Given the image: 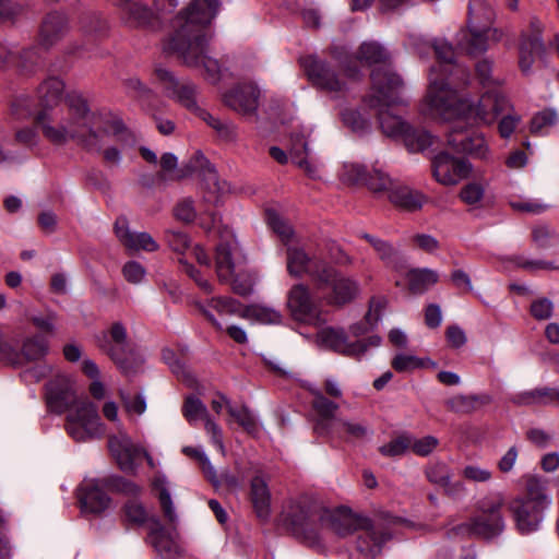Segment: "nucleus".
<instances>
[{
  "instance_id": "obj_5",
  "label": "nucleus",
  "mask_w": 559,
  "mask_h": 559,
  "mask_svg": "<svg viewBox=\"0 0 559 559\" xmlns=\"http://www.w3.org/2000/svg\"><path fill=\"white\" fill-rule=\"evenodd\" d=\"M365 518L352 513H331L318 502L302 497L292 503L287 522L298 539L314 546L320 543V528L330 530L344 537L358 531Z\"/></svg>"
},
{
  "instance_id": "obj_17",
  "label": "nucleus",
  "mask_w": 559,
  "mask_h": 559,
  "mask_svg": "<svg viewBox=\"0 0 559 559\" xmlns=\"http://www.w3.org/2000/svg\"><path fill=\"white\" fill-rule=\"evenodd\" d=\"M328 265L329 263L324 260L308 254L302 247L287 246L286 248V269L293 277L300 278L308 275L317 284L321 271Z\"/></svg>"
},
{
  "instance_id": "obj_41",
  "label": "nucleus",
  "mask_w": 559,
  "mask_h": 559,
  "mask_svg": "<svg viewBox=\"0 0 559 559\" xmlns=\"http://www.w3.org/2000/svg\"><path fill=\"white\" fill-rule=\"evenodd\" d=\"M66 103L69 107V111L66 115H71L73 119L80 122H86L94 127V115L91 114L86 100L82 94L75 91L69 92L66 95Z\"/></svg>"
},
{
  "instance_id": "obj_13",
  "label": "nucleus",
  "mask_w": 559,
  "mask_h": 559,
  "mask_svg": "<svg viewBox=\"0 0 559 559\" xmlns=\"http://www.w3.org/2000/svg\"><path fill=\"white\" fill-rule=\"evenodd\" d=\"M455 119L448 133V145L455 153L466 154L479 159L487 158L488 146L483 134L467 127L469 119L462 116L455 117Z\"/></svg>"
},
{
  "instance_id": "obj_63",
  "label": "nucleus",
  "mask_w": 559,
  "mask_h": 559,
  "mask_svg": "<svg viewBox=\"0 0 559 559\" xmlns=\"http://www.w3.org/2000/svg\"><path fill=\"white\" fill-rule=\"evenodd\" d=\"M57 320L58 316L55 311H47L44 314H35L29 318L35 328L49 335L55 334Z\"/></svg>"
},
{
  "instance_id": "obj_44",
  "label": "nucleus",
  "mask_w": 559,
  "mask_h": 559,
  "mask_svg": "<svg viewBox=\"0 0 559 559\" xmlns=\"http://www.w3.org/2000/svg\"><path fill=\"white\" fill-rule=\"evenodd\" d=\"M98 484H100L104 489L120 492L131 498L138 497L142 491L139 485L118 475H108L98 478Z\"/></svg>"
},
{
  "instance_id": "obj_42",
  "label": "nucleus",
  "mask_w": 559,
  "mask_h": 559,
  "mask_svg": "<svg viewBox=\"0 0 559 559\" xmlns=\"http://www.w3.org/2000/svg\"><path fill=\"white\" fill-rule=\"evenodd\" d=\"M240 317L248 320H254L263 324H280L282 322V313L271 307L262 305H250L245 307Z\"/></svg>"
},
{
  "instance_id": "obj_39",
  "label": "nucleus",
  "mask_w": 559,
  "mask_h": 559,
  "mask_svg": "<svg viewBox=\"0 0 559 559\" xmlns=\"http://www.w3.org/2000/svg\"><path fill=\"white\" fill-rule=\"evenodd\" d=\"M439 281V274L431 269H413L407 273L408 288L413 294H424Z\"/></svg>"
},
{
  "instance_id": "obj_59",
  "label": "nucleus",
  "mask_w": 559,
  "mask_h": 559,
  "mask_svg": "<svg viewBox=\"0 0 559 559\" xmlns=\"http://www.w3.org/2000/svg\"><path fill=\"white\" fill-rule=\"evenodd\" d=\"M165 240L169 248L177 253H183L191 243L187 234L176 229H167L165 231Z\"/></svg>"
},
{
  "instance_id": "obj_37",
  "label": "nucleus",
  "mask_w": 559,
  "mask_h": 559,
  "mask_svg": "<svg viewBox=\"0 0 559 559\" xmlns=\"http://www.w3.org/2000/svg\"><path fill=\"white\" fill-rule=\"evenodd\" d=\"M204 121L216 134V138L224 143H234L238 138L237 126L227 119H221L213 116L207 110L201 111L199 117Z\"/></svg>"
},
{
  "instance_id": "obj_52",
  "label": "nucleus",
  "mask_w": 559,
  "mask_h": 559,
  "mask_svg": "<svg viewBox=\"0 0 559 559\" xmlns=\"http://www.w3.org/2000/svg\"><path fill=\"white\" fill-rule=\"evenodd\" d=\"M265 216L267 225L287 245L294 235L290 225L273 210H267Z\"/></svg>"
},
{
  "instance_id": "obj_33",
  "label": "nucleus",
  "mask_w": 559,
  "mask_h": 559,
  "mask_svg": "<svg viewBox=\"0 0 559 559\" xmlns=\"http://www.w3.org/2000/svg\"><path fill=\"white\" fill-rule=\"evenodd\" d=\"M148 542L163 559H173L179 551V547L171 534L157 521L148 534Z\"/></svg>"
},
{
  "instance_id": "obj_19",
  "label": "nucleus",
  "mask_w": 559,
  "mask_h": 559,
  "mask_svg": "<svg viewBox=\"0 0 559 559\" xmlns=\"http://www.w3.org/2000/svg\"><path fill=\"white\" fill-rule=\"evenodd\" d=\"M310 134L311 129L308 127H300L290 133L289 157L307 176L317 179L319 178V165L310 157V150L308 147Z\"/></svg>"
},
{
  "instance_id": "obj_9",
  "label": "nucleus",
  "mask_w": 559,
  "mask_h": 559,
  "mask_svg": "<svg viewBox=\"0 0 559 559\" xmlns=\"http://www.w3.org/2000/svg\"><path fill=\"white\" fill-rule=\"evenodd\" d=\"M400 518L385 514L378 520L365 518L360 522L356 549L366 558L374 559L381 552L384 544L392 538L391 527L403 523Z\"/></svg>"
},
{
  "instance_id": "obj_30",
  "label": "nucleus",
  "mask_w": 559,
  "mask_h": 559,
  "mask_svg": "<svg viewBox=\"0 0 559 559\" xmlns=\"http://www.w3.org/2000/svg\"><path fill=\"white\" fill-rule=\"evenodd\" d=\"M80 501L86 511L100 513L108 508L110 498L105 493L97 478L81 489Z\"/></svg>"
},
{
  "instance_id": "obj_43",
  "label": "nucleus",
  "mask_w": 559,
  "mask_h": 559,
  "mask_svg": "<svg viewBox=\"0 0 559 559\" xmlns=\"http://www.w3.org/2000/svg\"><path fill=\"white\" fill-rule=\"evenodd\" d=\"M524 501L532 504H539L546 509L550 504V500L546 495V481L537 476H527L525 481V497H521Z\"/></svg>"
},
{
  "instance_id": "obj_36",
  "label": "nucleus",
  "mask_w": 559,
  "mask_h": 559,
  "mask_svg": "<svg viewBox=\"0 0 559 559\" xmlns=\"http://www.w3.org/2000/svg\"><path fill=\"white\" fill-rule=\"evenodd\" d=\"M488 403H490V397L485 394H457L447 400L445 406L450 412L468 415Z\"/></svg>"
},
{
  "instance_id": "obj_4",
  "label": "nucleus",
  "mask_w": 559,
  "mask_h": 559,
  "mask_svg": "<svg viewBox=\"0 0 559 559\" xmlns=\"http://www.w3.org/2000/svg\"><path fill=\"white\" fill-rule=\"evenodd\" d=\"M43 135L55 145H64L78 141L87 150L99 151L104 135H111L122 144H132L134 138L120 120L109 121L103 129L96 130L92 124L80 122L63 112L40 111L36 117Z\"/></svg>"
},
{
  "instance_id": "obj_16",
  "label": "nucleus",
  "mask_w": 559,
  "mask_h": 559,
  "mask_svg": "<svg viewBox=\"0 0 559 559\" xmlns=\"http://www.w3.org/2000/svg\"><path fill=\"white\" fill-rule=\"evenodd\" d=\"M309 81L318 90L338 94L346 91V83L338 78L335 70L317 56H306L300 59Z\"/></svg>"
},
{
  "instance_id": "obj_28",
  "label": "nucleus",
  "mask_w": 559,
  "mask_h": 559,
  "mask_svg": "<svg viewBox=\"0 0 559 559\" xmlns=\"http://www.w3.org/2000/svg\"><path fill=\"white\" fill-rule=\"evenodd\" d=\"M389 200L404 211L416 212L427 202V197L418 190L394 183L393 188L390 189Z\"/></svg>"
},
{
  "instance_id": "obj_8",
  "label": "nucleus",
  "mask_w": 559,
  "mask_h": 559,
  "mask_svg": "<svg viewBox=\"0 0 559 559\" xmlns=\"http://www.w3.org/2000/svg\"><path fill=\"white\" fill-rule=\"evenodd\" d=\"M96 344L126 374L134 373L142 364L132 348L126 325L120 321L97 335Z\"/></svg>"
},
{
  "instance_id": "obj_32",
  "label": "nucleus",
  "mask_w": 559,
  "mask_h": 559,
  "mask_svg": "<svg viewBox=\"0 0 559 559\" xmlns=\"http://www.w3.org/2000/svg\"><path fill=\"white\" fill-rule=\"evenodd\" d=\"M457 46L471 56L487 51L488 36L485 28L467 27L457 34Z\"/></svg>"
},
{
  "instance_id": "obj_61",
  "label": "nucleus",
  "mask_w": 559,
  "mask_h": 559,
  "mask_svg": "<svg viewBox=\"0 0 559 559\" xmlns=\"http://www.w3.org/2000/svg\"><path fill=\"white\" fill-rule=\"evenodd\" d=\"M228 413L247 432L252 433L257 430L255 419L248 407L234 408L228 406Z\"/></svg>"
},
{
  "instance_id": "obj_60",
  "label": "nucleus",
  "mask_w": 559,
  "mask_h": 559,
  "mask_svg": "<svg viewBox=\"0 0 559 559\" xmlns=\"http://www.w3.org/2000/svg\"><path fill=\"white\" fill-rule=\"evenodd\" d=\"M439 440L433 436H426L416 439L411 436L409 449L419 456H427L435 451L438 447Z\"/></svg>"
},
{
  "instance_id": "obj_15",
  "label": "nucleus",
  "mask_w": 559,
  "mask_h": 559,
  "mask_svg": "<svg viewBox=\"0 0 559 559\" xmlns=\"http://www.w3.org/2000/svg\"><path fill=\"white\" fill-rule=\"evenodd\" d=\"M543 32V23L536 16H532L530 29L520 34L519 68L524 75L532 73L535 58L543 59L546 55Z\"/></svg>"
},
{
  "instance_id": "obj_23",
  "label": "nucleus",
  "mask_w": 559,
  "mask_h": 559,
  "mask_svg": "<svg viewBox=\"0 0 559 559\" xmlns=\"http://www.w3.org/2000/svg\"><path fill=\"white\" fill-rule=\"evenodd\" d=\"M114 229L120 243L129 251L155 252L159 249V245L148 233L131 230L123 216L117 218Z\"/></svg>"
},
{
  "instance_id": "obj_3",
  "label": "nucleus",
  "mask_w": 559,
  "mask_h": 559,
  "mask_svg": "<svg viewBox=\"0 0 559 559\" xmlns=\"http://www.w3.org/2000/svg\"><path fill=\"white\" fill-rule=\"evenodd\" d=\"M46 401L48 407L58 414L69 411L66 430L74 441L86 442L104 435L105 426L96 405L86 399L76 400L69 377L56 376L46 384Z\"/></svg>"
},
{
  "instance_id": "obj_14",
  "label": "nucleus",
  "mask_w": 559,
  "mask_h": 559,
  "mask_svg": "<svg viewBox=\"0 0 559 559\" xmlns=\"http://www.w3.org/2000/svg\"><path fill=\"white\" fill-rule=\"evenodd\" d=\"M155 75L157 80L163 84L166 94L169 97L175 98L190 112L194 114L197 117H200L201 111L206 110L199 104L200 92L199 87L194 83L190 81L179 82L169 70L162 67H157L155 69Z\"/></svg>"
},
{
  "instance_id": "obj_1",
  "label": "nucleus",
  "mask_w": 559,
  "mask_h": 559,
  "mask_svg": "<svg viewBox=\"0 0 559 559\" xmlns=\"http://www.w3.org/2000/svg\"><path fill=\"white\" fill-rule=\"evenodd\" d=\"M218 0H192L171 21V32L163 41V51L176 55L187 67H203L205 79L216 83L221 79L218 61L207 55L206 26L216 16Z\"/></svg>"
},
{
  "instance_id": "obj_2",
  "label": "nucleus",
  "mask_w": 559,
  "mask_h": 559,
  "mask_svg": "<svg viewBox=\"0 0 559 559\" xmlns=\"http://www.w3.org/2000/svg\"><path fill=\"white\" fill-rule=\"evenodd\" d=\"M511 109L508 98L496 87L485 92L477 104L459 94L449 83L431 79L421 112L433 119L450 120L464 117L485 124L492 123L501 114Z\"/></svg>"
},
{
  "instance_id": "obj_24",
  "label": "nucleus",
  "mask_w": 559,
  "mask_h": 559,
  "mask_svg": "<svg viewBox=\"0 0 559 559\" xmlns=\"http://www.w3.org/2000/svg\"><path fill=\"white\" fill-rule=\"evenodd\" d=\"M69 32L68 17L60 12L53 11L46 14L38 29V46L45 50L51 49Z\"/></svg>"
},
{
  "instance_id": "obj_7",
  "label": "nucleus",
  "mask_w": 559,
  "mask_h": 559,
  "mask_svg": "<svg viewBox=\"0 0 559 559\" xmlns=\"http://www.w3.org/2000/svg\"><path fill=\"white\" fill-rule=\"evenodd\" d=\"M504 507V498L501 493L487 496L478 501L477 514L468 522L459 525L455 531L469 534L483 539H493L502 534L506 522L501 513Z\"/></svg>"
},
{
  "instance_id": "obj_50",
  "label": "nucleus",
  "mask_w": 559,
  "mask_h": 559,
  "mask_svg": "<svg viewBox=\"0 0 559 559\" xmlns=\"http://www.w3.org/2000/svg\"><path fill=\"white\" fill-rule=\"evenodd\" d=\"M425 476L432 485L443 487L452 479V472L445 463L438 461L426 466Z\"/></svg>"
},
{
  "instance_id": "obj_51",
  "label": "nucleus",
  "mask_w": 559,
  "mask_h": 559,
  "mask_svg": "<svg viewBox=\"0 0 559 559\" xmlns=\"http://www.w3.org/2000/svg\"><path fill=\"white\" fill-rule=\"evenodd\" d=\"M182 415L190 424L199 419L205 420L210 416L206 406L197 396H188L186 399L182 406Z\"/></svg>"
},
{
  "instance_id": "obj_12",
  "label": "nucleus",
  "mask_w": 559,
  "mask_h": 559,
  "mask_svg": "<svg viewBox=\"0 0 559 559\" xmlns=\"http://www.w3.org/2000/svg\"><path fill=\"white\" fill-rule=\"evenodd\" d=\"M318 343L337 354L360 359L369 347H377L381 343V337L371 335L368 338L349 342L343 329L324 328L317 334Z\"/></svg>"
},
{
  "instance_id": "obj_29",
  "label": "nucleus",
  "mask_w": 559,
  "mask_h": 559,
  "mask_svg": "<svg viewBox=\"0 0 559 559\" xmlns=\"http://www.w3.org/2000/svg\"><path fill=\"white\" fill-rule=\"evenodd\" d=\"M200 312L215 326L222 331L223 325L216 320L211 310H215L219 314H238L240 316V304L230 297H213L206 304H199Z\"/></svg>"
},
{
  "instance_id": "obj_20",
  "label": "nucleus",
  "mask_w": 559,
  "mask_h": 559,
  "mask_svg": "<svg viewBox=\"0 0 559 559\" xmlns=\"http://www.w3.org/2000/svg\"><path fill=\"white\" fill-rule=\"evenodd\" d=\"M287 308L299 322H312L318 318V306L308 285L298 283L287 293Z\"/></svg>"
},
{
  "instance_id": "obj_49",
  "label": "nucleus",
  "mask_w": 559,
  "mask_h": 559,
  "mask_svg": "<svg viewBox=\"0 0 559 559\" xmlns=\"http://www.w3.org/2000/svg\"><path fill=\"white\" fill-rule=\"evenodd\" d=\"M557 122L558 112L552 108H546L533 116L530 130L534 134H543L547 132V129L557 124Z\"/></svg>"
},
{
  "instance_id": "obj_26",
  "label": "nucleus",
  "mask_w": 559,
  "mask_h": 559,
  "mask_svg": "<svg viewBox=\"0 0 559 559\" xmlns=\"http://www.w3.org/2000/svg\"><path fill=\"white\" fill-rule=\"evenodd\" d=\"M432 48L439 61L438 70L444 78L436 75L437 69L433 67L430 71L429 83L431 82V79H435L439 82L443 81L449 83L451 86L454 83V74H462V76H466L465 69L454 63V50L450 44L442 40H435Z\"/></svg>"
},
{
  "instance_id": "obj_45",
  "label": "nucleus",
  "mask_w": 559,
  "mask_h": 559,
  "mask_svg": "<svg viewBox=\"0 0 559 559\" xmlns=\"http://www.w3.org/2000/svg\"><path fill=\"white\" fill-rule=\"evenodd\" d=\"M98 484H100L104 489L120 492L131 498L138 497L142 491L139 485L118 475H108L98 478Z\"/></svg>"
},
{
  "instance_id": "obj_55",
  "label": "nucleus",
  "mask_w": 559,
  "mask_h": 559,
  "mask_svg": "<svg viewBox=\"0 0 559 559\" xmlns=\"http://www.w3.org/2000/svg\"><path fill=\"white\" fill-rule=\"evenodd\" d=\"M154 486L158 490V500L164 515L168 519L169 522H174L176 519V513L173 507L170 493L167 488L166 479L160 477L156 478Z\"/></svg>"
},
{
  "instance_id": "obj_6",
  "label": "nucleus",
  "mask_w": 559,
  "mask_h": 559,
  "mask_svg": "<svg viewBox=\"0 0 559 559\" xmlns=\"http://www.w3.org/2000/svg\"><path fill=\"white\" fill-rule=\"evenodd\" d=\"M360 62L374 67L370 73L371 88L366 95L368 107L404 105V81L391 64L390 52L377 41H364L356 55Z\"/></svg>"
},
{
  "instance_id": "obj_11",
  "label": "nucleus",
  "mask_w": 559,
  "mask_h": 559,
  "mask_svg": "<svg viewBox=\"0 0 559 559\" xmlns=\"http://www.w3.org/2000/svg\"><path fill=\"white\" fill-rule=\"evenodd\" d=\"M193 174L202 177L204 188L211 194L210 201L214 203L230 191L229 185L219 179L215 167L201 152H195L189 162L178 169L175 179H183Z\"/></svg>"
},
{
  "instance_id": "obj_25",
  "label": "nucleus",
  "mask_w": 559,
  "mask_h": 559,
  "mask_svg": "<svg viewBox=\"0 0 559 559\" xmlns=\"http://www.w3.org/2000/svg\"><path fill=\"white\" fill-rule=\"evenodd\" d=\"M515 521L516 528L521 534H528L536 531L543 520L544 508L539 504H532L522 498H515L508 504Z\"/></svg>"
},
{
  "instance_id": "obj_38",
  "label": "nucleus",
  "mask_w": 559,
  "mask_h": 559,
  "mask_svg": "<svg viewBox=\"0 0 559 559\" xmlns=\"http://www.w3.org/2000/svg\"><path fill=\"white\" fill-rule=\"evenodd\" d=\"M392 105H383L379 107H373L374 109H378V119L380 123V128L382 132L392 138L401 136L404 138L408 124L404 122L400 117L391 115L389 112V107Z\"/></svg>"
},
{
  "instance_id": "obj_35",
  "label": "nucleus",
  "mask_w": 559,
  "mask_h": 559,
  "mask_svg": "<svg viewBox=\"0 0 559 559\" xmlns=\"http://www.w3.org/2000/svg\"><path fill=\"white\" fill-rule=\"evenodd\" d=\"M250 497L258 518L266 520L271 513V493L265 479L255 476L251 480Z\"/></svg>"
},
{
  "instance_id": "obj_27",
  "label": "nucleus",
  "mask_w": 559,
  "mask_h": 559,
  "mask_svg": "<svg viewBox=\"0 0 559 559\" xmlns=\"http://www.w3.org/2000/svg\"><path fill=\"white\" fill-rule=\"evenodd\" d=\"M237 269V243L230 238L222 240L215 248V271L221 283L233 280Z\"/></svg>"
},
{
  "instance_id": "obj_21",
  "label": "nucleus",
  "mask_w": 559,
  "mask_h": 559,
  "mask_svg": "<svg viewBox=\"0 0 559 559\" xmlns=\"http://www.w3.org/2000/svg\"><path fill=\"white\" fill-rule=\"evenodd\" d=\"M108 448L122 472H135V460L141 454L142 448L135 445L124 430L120 429L117 435L109 436Z\"/></svg>"
},
{
  "instance_id": "obj_22",
  "label": "nucleus",
  "mask_w": 559,
  "mask_h": 559,
  "mask_svg": "<svg viewBox=\"0 0 559 559\" xmlns=\"http://www.w3.org/2000/svg\"><path fill=\"white\" fill-rule=\"evenodd\" d=\"M260 90L252 83L238 84L223 95V103L231 110L253 115L259 107Z\"/></svg>"
},
{
  "instance_id": "obj_40",
  "label": "nucleus",
  "mask_w": 559,
  "mask_h": 559,
  "mask_svg": "<svg viewBox=\"0 0 559 559\" xmlns=\"http://www.w3.org/2000/svg\"><path fill=\"white\" fill-rule=\"evenodd\" d=\"M64 92V83L56 76L48 78L38 87V95L44 110L57 105Z\"/></svg>"
},
{
  "instance_id": "obj_54",
  "label": "nucleus",
  "mask_w": 559,
  "mask_h": 559,
  "mask_svg": "<svg viewBox=\"0 0 559 559\" xmlns=\"http://www.w3.org/2000/svg\"><path fill=\"white\" fill-rule=\"evenodd\" d=\"M118 395L128 414L142 415L146 411V401L143 394L131 395L124 390H119Z\"/></svg>"
},
{
  "instance_id": "obj_64",
  "label": "nucleus",
  "mask_w": 559,
  "mask_h": 559,
  "mask_svg": "<svg viewBox=\"0 0 559 559\" xmlns=\"http://www.w3.org/2000/svg\"><path fill=\"white\" fill-rule=\"evenodd\" d=\"M532 237L535 246L538 249H548L554 246L557 240V235L547 226H537L532 231Z\"/></svg>"
},
{
  "instance_id": "obj_46",
  "label": "nucleus",
  "mask_w": 559,
  "mask_h": 559,
  "mask_svg": "<svg viewBox=\"0 0 559 559\" xmlns=\"http://www.w3.org/2000/svg\"><path fill=\"white\" fill-rule=\"evenodd\" d=\"M115 4L126 12L138 25H148L153 20L152 9L139 4L132 0H115Z\"/></svg>"
},
{
  "instance_id": "obj_48",
  "label": "nucleus",
  "mask_w": 559,
  "mask_h": 559,
  "mask_svg": "<svg viewBox=\"0 0 559 559\" xmlns=\"http://www.w3.org/2000/svg\"><path fill=\"white\" fill-rule=\"evenodd\" d=\"M123 520L129 524L143 525L147 519L148 513L142 502L136 497L131 498L124 503L122 508Z\"/></svg>"
},
{
  "instance_id": "obj_10",
  "label": "nucleus",
  "mask_w": 559,
  "mask_h": 559,
  "mask_svg": "<svg viewBox=\"0 0 559 559\" xmlns=\"http://www.w3.org/2000/svg\"><path fill=\"white\" fill-rule=\"evenodd\" d=\"M316 286L319 290L329 289L324 299L328 305L335 307H343L352 302L360 293L357 281L345 276L331 264L321 271Z\"/></svg>"
},
{
  "instance_id": "obj_34",
  "label": "nucleus",
  "mask_w": 559,
  "mask_h": 559,
  "mask_svg": "<svg viewBox=\"0 0 559 559\" xmlns=\"http://www.w3.org/2000/svg\"><path fill=\"white\" fill-rule=\"evenodd\" d=\"M496 19L495 9L485 0H469L467 7V27L488 29Z\"/></svg>"
},
{
  "instance_id": "obj_18",
  "label": "nucleus",
  "mask_w": 559,
  "mask_h": 559,
  "mask_svg": "<svg viewBox=\"0 0 559 559\" xmlns=\"http://www.w3.org/2000/svg\"><path fill=\"white\" fill-rule=\"evenodd\" d=\"M472 171L469 162L451 156L447 152L438 154L432 162L436 180L444 186H453L468 177Z\"/></svg>"
},
{
  "instance_id": "obj_47",
  "label": "nucleus",
  "mask_w": 559,
  "mask_h": 559,
  "mask_svg": "<svg viewBox=\"0 0 559 559\" xmlns=\"http://www.w3.org/2000/svg\"><path fill=\"white\" fill-rule=\"evenodd\" d=\"M432 135L426 130L408 127L403 141L411 152H423L432 144Z\"/></svg>"
},
{
  "instance_id": "obj_56",
  "label": "nucleus",
  "mask_w": 559,
  "mask_h": 559,
  "mask_svg": "<svg viewBox=\"0 0 559 559\" xmlns=\"http://www.w3.org/2000/svg\"><path fill=\"white\" fill-rule=\"evenodd\" d=\"M312 407L320 417L334 418L338 405L326 399L319 390L312 391Z\"/></svg>"
},
{
  "instance_id": "obj_57",
  "label": "nucleus",
  "mask_w": 559,
  "mask_h": 559,
  "mask_svg": "<svg viewBox=\"0 0 559 559\" xmlns=\"http://www.w3.org/2000/svg\"><path fill=\"white\" fill-rule=\"evenodd\" d=\"M369 173L366 166L359 163H345L343 165L342 178L350 183H365Z\"/></svg>"
},
{
  "instance_id": "obj_31",
  "label": "nucleus",
  "mask_w": 559,
  "mask_h": 559,
  "mask_svg": "<svg viewBox=\"0 0 559 559\" xmlns=\"http://www.w3.org/2000/svg\"><path fill=\"white\" fill-rule=\"evenodd\" d=\"M49 349L48 341L41 335H33L23 341L20 353L14 349V353L9 354L12 362L20 364L22 359L26 361H35L44 358Z\"/></svg>"
},
{
  "instance_id": "obj_53",
  "label": "nucleus",
  "mask_w": 559,
  "mask_h": 559,
  "mask_svg": "<svg viewBox=\"0 0 559 559\" xmlns=\"http://www.w3.org/2000/svg\"><path fill=\"white\" fill-rule=\"evenodd\" d=\"M411 435L402 433L399 437L392 439L389 443L383 444L379 448V452L383 456L395 457L406 453L409 449Z\"/></svg>"
},
{
  "instance_id": "obj_58",
  "label": "nucleus",
  "mask_w": 559,
  "mask_h": 559,
  "mask_svg": "<svg viewBox=\"0 0 559 559\" xmlns=\"http://www.w3.org/2000/svg\"><path fill=\"white\" fill-rule=\"evenodd\" d=\"M364 185L373 192L388 191V193H390V189L393 188L394 182L382 171L373 170V173H369Z\"/></svg>"
},
{
  "instance_id": "obj_62",
  "label": "nucleus",
  "mask_w": 559,
  "mask_h": 559,
  "mask_svg": "<svg viewBox=\"0 0 559 559\" xmlns=\"http://www.w3.org/2000/svg\"><path fill=\"white\" fill-rule=\"evenodd\" d=\"M476 78L483 86H493L500 81L492 75V61L489 59L479 60L475 64Z\"/></svg>"
}]
</instances>
